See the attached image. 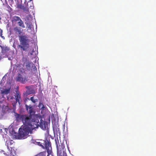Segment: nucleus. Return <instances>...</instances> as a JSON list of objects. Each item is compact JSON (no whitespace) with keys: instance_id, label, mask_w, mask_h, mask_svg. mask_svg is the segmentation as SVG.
I'll return each instance as SVG.
<instances>
[{"instance_id":"4be33fe9","label":"nucleus","mask_w":156,"mask_h":156,"mask_svg":"<svg viewBox=\"0 0 156 156\" xmlns=\"http://www.w3.org/2000/svg\"><path fill=\"white\" fill-rule=\"evenodd\" d=\"M25 23L27 25V27L28 28H30V24H29L28 23Z\"/></svg>"},{"instance_id":"5701e85b","label":"nucleus","mask_w":156,"mask_h":156,"mask_svg":"<svg viewBox=\"0 0 156 156\" xmlns=\"http://www.w3.org/2000/svg\"><path fill=\"white\" fill-rule=\"evenodd\" d=\"M2 35V30L0 29V36Z\"/></svg>"},{"instance_id":"b1692460","label":"nucleus","mask_w":156,"mask_h":156,"mask_svg":"<svg viewBox=\"0 0 156 156\" xmlns=\"http://www.w3.org/2000/svg\"><path fill=\"white\" fill-rule=\"evenodd\" d=\"M40 143H41L40 142H39L38 145H40V146L42 147H43V148H44V146L42 145Z\"/></svg>"},{"instance_id":"9b49d317","label":"nucleus","mask_w":156,"mask_h":156,"mask_svg":"<svg viewBox=\"0 0 156 156\" xmlns=\"http://www.w3.org/2000/svg\"><path fill=\"white\" fill-rule=\"evenodd\" d=\"M13 30L16 33H18L19 34H20L22 33V31L21 30L20 28L18 27H15L13 29Z\"/></svg>"},{"instance_id":"4468645a","label":"nucleus","mask_w":156,"mask_h":156,"mask_svg":"<svg viewBox=\"0 0 156 156\" xmlns=\"http://www.w3.org/2000/svg\"><path fill=\"white\" fill-rule=\"evenodd\" d=\"M10 92V88L6 89L3 90H1V93L4 94H7L9 93Z\"/></svg>"},{"instance_id":"f03ea898","label":"nucleus","mask_w":156,"mask_h":156,"mask_svg":"<svg viewBox=\"0 0 156 156\" xmlns=\"http://www.w3.org/2000/svg\"><path fill=\"white\" fill-rule=\"evenodd\" d=\"M20 44L17 46V48H20L22 51L28 50L30 47L29 40L26 35L19 36Z\"/></svg>"},{"instance_id":"1a4fd4ad","label":"nucleus","mask_w":156,"mask_h":156,"mask_svg":"<svg viewBox=\"0 0 156 156\" xmlns=\"http://www.w3.org/2000/svg\"><path fill=\"white\" fill-rule=\"evenodd\" d=\"M11 150H9V151L5 152L4 151H2L3 154L7 156H17L16 154V151L13 149V153L12 152V148L10 147Z\"/></svg>"},{"instance_id":"423d86ee","label":"nucleus","mask_w":156,"mask_h":156,"mask_svg":"<svg viewBox=\"0 0 156 156\" xmlns=\"http://www.w3.org/2000/svg\"><path fill=\"white\" fill-rule=\"evenodd\" d=\"M25 107L28 113H29L28 115H31L39 119H41V117L38 116L37 114H35V112L34 111V108L30 105L28 106L27 105H25Z\"/></svg>"},{"instance_id":"aec40b11","label":"nucleus","mask_w":156,"mask_h":156,"mask_svg":"<svg viewBox=\"0 0 156 156\" xmlns=\"http://www.w3.org/2000/svg\"><path fill=\"white\" fill-rule=\"evenodd\" d=\"M5 7L8 10H12L11 7L8 5V3H5Z\"/></svg>"},{"instance_id":"2eb2a0df","label":"nucleus","mask_w":156,"mask_h":156,"mask_svg":"<svg viewBox=\"0 0 156 156\" xmlns=\"http://www.w3.org/2000/svg\"><path fill=\"white\" fill-rule=\"evenodd\" d=\"M18 25L22 28H25V26L24 25L23 22L21 20H20L18 22Z\"/></svg>"},{"instance_id":"a211bd4d","label":"nucleus","mask_w":156,"mask_h":156,"mask_svg":"<svg viewBox=\"0 0 156 156\" xmlns=\"http://www.w3.org/2000/svg\"><path fill=\"white\" fill-rule=\"evenodd\" d=\"M21 20L20 17L17 16H14L13 17L12 21L14 22H16L17 21L19 22Z\"/></svg>"},{"instance_id":"393cba45","label":"nucleus","mask_w":156,"mask_h":156,"mask_svg":"<svg viewBox=\"0 0 156 156\" xmlns=\"http://www.w3.org/2000/svg\"><path fill=\"white\" fill-rule=\"evenodd\" d=\"M14 98L13 97H12L11 98V99H13Z\"/></svg>"},{"instance_id":"f8f14e48","label":"nucleus","mask_w":156,"mask_h":156,"mask_svg":"<svg viewBox=\"0 0 156 156\" xmlns=\"http://www.w3.org/2000/svg\"><path fill=\"white\" fill-rule=\"evenodd\" d=\"M33 64L32 62H27L26 63V65H25L27 69H26L27 70H27H30V68L31 66L32 65H33Z\"/></svg>"},{"instance_id":"9d476101","label":"nucleus","mask_w":156,"mask_h":156,"mask_svg":"<svg viewBox=\"0 0 156 156\" xmlns=\"http://www.w3.org/2000/svg\"><path fill=\"white\" fill-rule=\"evenodd\" d=\"M13 142L12 140H9L8 141L7 140L6 141V145H7L8 151H9V150H11L10 147H11V146L12 145L13 143V142ZM12 147V150L13 151V149H14Z\"/></svg>"},{"instance_id":"7ed1b4c3","label":"nucleus","mask_w":156,"mask_h":156,"mask_svg":"<svg viewBox=\"0 0 156 156\" xmlns=\"http://www.w3.org/2000/svg\"><path fill=\"white\" fill-rule=\"evenodd\" d=\"M20 73H18L16 77V81L24 84L28 81V76L27 75V70L21 68L19 70Z\"/></svg>"},{"instance_id":"f257e3e1","label":"nucleus","mask_w":156,"mask_h":156,"mask_svg":"<svg viewBox=\"0 0 156 156\" xmlns=\"http://www.w3.org/2000/svg\"><path fill=\"white\" fill-rule=\"evenodd\" d=\"M14 116L17 122H22L24 126L19 129L18 137L19 139H24L26 138L29 133H31L32 130L39 126L43 127V124L42 123V119L30 115L28 114H20L15 113Z\"/></svg>"},{"instance_id":"cd10ccee","label":"nucleus","mask_w":156,"mask_h":156,"mask_svg":"<svg viewBox=\"0 0 156 156\" xmlns=\"http://www.w3.org/2000/svg\"><path fill=\"white\" fill-rule=\"evenodd\" d=\"M1 18L0 17V20H1Z\"/></svg>"},{"instance_id":"6ab92c4d","label":"nucleus","mask_w":156,"mask_h":156,"mask_svg":"<svg viewBox=\"0 0 156 156\" xmlns=\"http://www.w3.org/2000/svg\"><path fill=\"white\" fill-rule=\"evenodd\" d=\"M5 3H9L10 5L12 6V4L13 3V0H5Z\"/></svg>"},{"instance_id":"412c9836","label":"nucleus","mask_w":156,"mask_h":156,"mask_svg":"<svg viewBox=\"0 0 156 156\" xmlns=\"http://www.w3.org/2000/svg\"><path fill=\"white\" fill-rule=\"evenodd\" d=\"M30 100L34 103H35L36 102L35 100L34 99L33 97H32L30 98Z\"/></svg>"},{"instance_id":"c85d7f7f","label":"nucleus","mask_w":156,"mask_h":156,"mask_svg":"<svg viewBox=\"0 0 156 156\" xmlns=\"http://www.w3.org/2000/svg\"><path fill=\"white\" fill-rule=\"evenodd\" d=\"M25 11H28V10H25Z\"/></svg>"},{"instance_id":"bb28decb","label":"nucleus","mask_w":156,"mask_h":156,"mask_svg":"<svg viewBox=\"0 0 156 156\" xmlns=\"http://www.w3.org/2000/svg\"><path fill=\"white\" fill-rule=\"evenodd\" d=\"M32 0H29V1H31Z\"/></svg>"},{"instance_id":"0eeeda50","label":"nucleus","mask_w":156,"mask_h":156,"mask_svg":"<svg viewBox=\"0 0 156 156\" xmlns=\"http://www.w3.org/2000/svg\"><path fill=\"white\" fill-rule=\"evenodd\" d=\"M14 96L15 101L12 103V105L13 107L16 106L18 102L19 104H20L21 103V102L20 101L21 99V95L18 90L16 91V94L14 95Z\"/></svg>"},{"instance_id":"a878e982","label":"nucleus","mask_w":156,"mask_h":156,"mask_svg":"<svg viewBox=\"0 0 156 156\" xmlns=\"http://www.w3.org/2000/svg\"><path fill=\"white\" fill-rule=\"evenodd\" d=\"M44 129H46V127L45 126V125H44Z\"/></svg>"},{"instance_id":"f3484780","label":"nucleus","mask_w":156,"mask_h":156,"mask_svg":"<svg viewBox=\"0 0 156 156\" xmlns=\"http://www.w3.org/2000/svg\"><path fill=\"white\" fill-rule=\"evenodd\" d=\"M38 107L40 109L42 110H44L45 108V107L44 106L43 103L41 102H39Z\"/></svg>"},{"instance_id":"39448f33","label":"nucleus","mask_w":156,"mask_h":156,"mask_svg":"<svg viewBox=\"0 0 156 156\" xmlns=\"http://www.w3.org/2000/svg\"><path fill=\"white\" fill-rule=\"evenodd\" d=\"M17 7L18 9H20L22 10H29L30 9H32L34 8L33 4L31 2H28L27 3V7H25L21 3V2H18L16 4Z\"/></svg>"},{"instance_id":"6e6552de","label":"nucleus","mask_w":156,"mask_h":156,"mask_svg":"<svg viewBox=\"0 0 156 156\" xmlns=\"http://www.w3.org/2000/svg\"><path fill=\"white\" fill-rule=\"evenodd\" d=\"M45 149L48 153V155L52 153L51 144L50 142L48 140L45 141Z\"/></svg>"},{"instance_id":"dca6fc26","label":"nucleus","mask_w":156,"mask_h":156,"mask_svg":"<svg viewBox=\"0 0 156 156\" xmlns=\"http://www.w3.org/2000/svg\"><path fill=\"white\" fill-rule=\"evenodd\" d=\"M46 152L45 151L40 152L34 156H46Z\"/></svg>"},{"instance_id":"20e7f679","label":"nucleus","mask_w":156,"mask_h":156,"mask_svg":"<svg viewBox=\"0 0 156 156\" xmlns=\"http://www.w3.org/2000/svg\"><path fill=\"white\" fill-rule=\"evenodd\" d=\"M56 148L57 149V154L58 156H67L65 148V145L63 143H61L58 145V144L57 140H55Z\"/></svg>"},{"instance_id":"ddd939ff","label":"nucleus","mask_w":156,"mask_h":156,"mask_svg":"<svg viewBox=\"0 0 156 156\" xmlns=\"http://www.w3.org/2000/svg\"><path fill=\"white\" fill-rule=\"evenodd\" d=\"M0 47L2 49V52L3 54H4L7 52L9 50V48L7 47H4L2 46H0Z\"/></svg>"}]
</instances>
